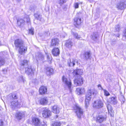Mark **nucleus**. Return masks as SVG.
<instances>
[{"label": "nucleus", "instance_id": "f257e3e1", "mask_svg": "<svg viewBox=\"0 0 126 126\" xmlns=\"http://www.w3.org/2000/svg\"><path fill=\"white\" fill-rule=\"evenodd\" d=\"M14 44L16 47L18 48V52L21 55H23L27 51V47L25 46L23 41L20 39H17L15 41Z\"/></svg>", "mask_w": 126, "mask_h": 126}, {"label": "nucleus", "instance_id": "f03ea898", "mask_svg": "<svg viewBox=\"0 0 126 126\" xmlns=\"http://www.w3.org/2000/svg\"><path fill=\"white\" fill-rule=\"evenodd\" d=\"M29 61L26 60H24L21 61L20 63V69L23 70L25 69V72L27 74H33V72L30 66H29L28 63Z\"/></svg>", "mask_w": 126, "mask_h": 126}, {"label": "nucleus", "instance_id": "7ed1b4c3", "mask_svg": "<svg viewBox=\"0 0 126 126\" xmlns=\"http://www.w3.org/2000/svg\"><path fill=\"white\" fill-rule=\"evenodd\" d=\"M97 93V91L93 88L89 89L87 90L85 101V107L86 108L89 105V102L91 98L92 95H96Z\"/></svg>", "mask_w": 126, "mask_h": 126}, {"label": "nucleus", "instance_id": "20e7f679", "mask_svg": "<svg viewBox=\"0 0 126 126\" xmlns=\"http://www.w3.org/2000/svg\"><path fill=\"white\" fill-rule=\"evenodd\" d=\"M109 103L115 105L117 103L116 98L113 97H110L108 99L107 103L106 104L107 108L109 113L111 116L113 117L114 114V112L111 106L109 104Z\"/></svg>", "mask_w": 126, "mask_h": 126}, {"label": "nucleus", "instance_id": "39448f33", "mask_svg": "<svg viewBox=\"0 0 126 126\" xmlns=\"http://www.w3.org/2000/svg\"><path fill=\"white\" fill-rule=\"evenodd\" d=\"M17 98V96L15 94H13L12 95L11 101L12 100L13 101L11 102L10 106L13 109H14L16 107L20 108L23 105V102H19L16 99Z\"/></svg>", "mask_w": 126, "mask_h": 126}, {"label": "nucleus", "instance_id": "423d86ee", "mask_svg": "<svg viewBox=\"0 0 126 126\" xmlns=\"http://www.w3.org/2000/svg\"><path fill=\"white\" fill-rule=\"evenodd\" d=\"M32 124L34 126H47L46 122L43 121L41 123L38 118L34 117L32 118Z\"/></svg>", "mask_w": 126, "mask_h": 126}, {"label": "nucleus", "instance_id": "0eeeda50", "mask_svg": "<svg viewBox=\"0 0 126 126\" xmlns=\"http://www.w3.org/2000/svg\"><path fill=\"white\" fill-rule=\"evenodd\" d=\"M74 109L75 110V112L78 117L79 118L83 114V110L81 108L78 104H76L74 107Z\"/></svg>", "mask_w": 126, "mask_h": 126}, {"label": "nucleus", "instance_id": "6e6552de", "mask_svg": "<svg viewBox=\"0 0 126 126\" xmlns=\"http://www.w3.org/2000/svg\"><path fill=\"white\" fill-rule=\"evenodd\" d=\"M103 102L100 99L94 101L93 104L94 107L97 109L102 108L103 107Z\"/></svg>", "mask_w": 126, "mask_h": 126}, {"label": "nucleus", "instance_id": "1a4fd4ad", "mask_svg": "<svg viewBox=\"0 0 126 126\" xmlns=\"http://www.w3.org/2000/svg\"><path fill=\"white\" fill-rule=\"evenodd\" d=\"M41 110L43 111L42 113V116L44 118H48L51 115V112L47 109L42 108H41Z\"/></svg>", "mask_w": 126, "mask_h": 126}, {"label": "nucleus", "instance_id": "9d476101", "mask_svg": "<svg viewBox=\"0 0 126 126\" xmlns=\"http://www.w3.org/2000/svg\"><path fill=\"white\" fill-rule=\"evenodd\" d=\"M62 80L63 83L69 89H70L71 86V81L64 76L63 77Z\"/></svg>", "mask_w": 126, "mask_h": 126}, {"label": "nucleus", "instance_id": "9b49d317", "mask_svg": "<svg viewBox=\"0 0 126 126\" xmlns=\"http://www.w3.org/2000/svg\"><path fill=\"white\" fill-rule=\"evenodd\" d=\"M74 82L76 86H80L83 83V80L82 78L80 76L79 78L75 79Z\"/></svg>", "mask_w": 126, "mask_h": 126}, {"label": "nucleus", "instance_id": "f8f14e48", "mask_svg": "<svg viewBox=\"0 0 126 126\" xmlns=\"http://www.w3.org/2000/svg\"><path fill=\"white\" fill-rule=\"evenodd\" d=\"M25 113L22 111H18L16 113L15 116L18 120H20L24 116Z\"/></svg>", "mask_w": 126, "mask_h": 126}, {"label": "nucleus", "instance_id": "ddd939ff", "mask_svg": "<svg viewBox=\"0 0 126 126\" xmlns=\"http://www.w3.org/2000/svg\"><path fill=\"white\" fill-rule=\"evenodd\" d=\"M126 4V1L125 0H122L117 4V7L119 9H123L124 8V6Z\"/></svg>", "mask_w": 126, "mask_h": 126}, {"label": "nucleus", "instance_id": "4468645a", "mask_svg": "<svg viewBox=\"0 0 126 126\" xmlns=\"http://www.w3.org/2000/svg\"><path fill=\"white\" fill-rule=\"evenodd\" d=\"M17 24L19 27H22L24 26L25 24V21L22 18H19L17 20Z\"/></svg>", "mask_w": 126, "mask_h": 126}, {"label": "nucleus", "instance_id": "2eb2a0df", "mask_svg": "<svg viewBox=\"0 0 126 126\" xmlns=\"http://www.w3.org/2000/svg\"><path fill=\"white\" fill-rule=\"evenodd\" d=\"M34 16L35 17V19L34 20V23H36V20L40 21L42 19L41 16L38 13H35L34 14Z\"/></svg>", "mask_w": 126, "mask_h": 126}, {"label": "nucleus", "instance_id": "dca6fc26", "mask_svg": "<svg viewBox=\"0 0 126 126\" xmlns=\"http://www.w3.org/2000/svg\"><path fill=\"white\" fill-rule=\"evenodd\" d=\"M47 91V88L46 87L42 86L39 88V90L40 94H45Z\"/></svg>", "mask_w": 126, "mask_h": 126}, {"label": "nucleus", "instance_id": "f3484780", "mask_svg": "<svg viewBox=\"0 0 126 126\" xmlns=\"http://www.w3.org/2000/svg\"><path fill=\"white\" fill-rule=\"evenodd\" d=\"M85 91V90L84 88H77L76 90V92L77 94L80 95L84 93Z\"/></svg>", "mask_w": 126, "mask_h": 126}, {"label": "nucleus", "instance_id": "a211bd4d", "mask_svg": "<svg viewBox=\"0 0 126 126\" xmlns=\"http://www.w3.org/2000/svg\"><path fill=\"white\" fill-rule=\"evenodd\" d=\"M52 52L54 56H57L60 53L59 49L58 48H54L52 49Z\"/></svg>", "mask_w": 126, "mask_h": 126}, {"label": "nucleus", "instance_id": "6ab92c4d", "mask_svg": "<svg viewBox=\"0 0 126 126\" xmlns=\"http://www.w3.org/2000/svg\"><path fill=\"white\" fill-rule=\"evenodd\" d=\"M59 42V40L57 38L52 39L51 42V46H53L58 45Z\"/></svg>", "mask_w": 126, "mask_h": 126}, {"label": "nucleus", "instance_id": "aec40b11", "mask_svg": "<svg viewBox=\"0 0 126 126\" xmlns=\"http://www.w3.org/2000/svg\"><path fill=\"white\" fill-rule=\"evenodd\" d=\"M74 75L77 77L80 76L82 74V70L81 69H78L75 70L73 72Z\"/></svg>", "mask_w": 126, "mask_h": 126}, {"label": "nucleus", "instance_id": "412c9836", "mask_svg": "<svg viewBox=\"0 0 126 126\" xmlns=\"http://www.w3.org/2000/svg\"><path fill=\"white\" fill-rule=\"evenodd\" d=\"M53 73V70L52 68L50 67L47 68L46 73L48 76H50Z\"/></svg>", "mask_w": 126, "mask_h": 126}, {"label": "nucleus", "instance_id": "4be33fe9", "mask_svg": "<svg viewBox=\"0 0 126 126\" xmlns=\"http://www.w3.org/2000/svg\"><path fill=\"white\" fill-rule=\"evenodd\" d=\"M52 111L54 113L58 114L60 112V108L57 105H54L52 107Z\"/></svg>", "mask_w": 126, "mask_h": 126}, {"label": "nucleus", "instance_id": "5701e85b", "mask_svg": "<svg viewBox=\"0 0 126 126\" xmlns=\"http://www.w3.org/2000/svg\"><path fill=\"white\" fill-rule=\"evenodd\" d=\"M74 24L76 26V25H79L81 22V18L79 17H75L74 19Z\"/></svg>", "mask_w": 126, "mask_h": 126}, {"label": "nucleus", "instance_id": "b1692460", "mask_svg": "<svg viewBox=\"0 0 126 126\" xmlns=\"http://www.w3.org/2000/svg\"><path fill=\"white\" fill-rule=\"evenodd\" d=\"M77 61L74 59H72L70 60L69 62H68V64L70 66H73L75 64V63H77Z\"/></svg>", "mask_w": 126, "mask_h": 126}, {"label": "nucleus", "instance_id": "393cba45", "mask_svg": "<svg viewBox=\"0 0 126 126\" xmlns=\"http://www.w3.org/2000/svg\"><path fill=\"white\" fill-rule=\"evenodd\" d=\"M48 99L47 97H44L41 99L40 101V103L42 105H46L47 103Z\"/></svg>", "mask_w": 126, "mask_h": 126}, {"label": "nucleus", "instance_id": "a878e982", "mask_svg": "<svg viewBox=\"0 0 126 126\" xmlns=\"http://www.w3.org/2000/svg\"><path fill=\"white\" fill-rule=\"evenodd\" d=\"M65 45L66 47L70 49L73 46V43L70 40H69L67 41Z\"/></svg>", "mask_w": 126, "mask_h": 126}, {"label": "nucleus", "instance_id": "bb28decb", "mask_svg": "<svg viewBox=\"0 0 126 126\" xmlns=\"http://www.w3.org/2000/svg\"><path fill=\"white\" fill-rule=\"evenodd\" d=\"M65 123L63 122H55L53 125V126H62L65 124Z\"/></svg>", "mask_w": 126, "mask_h": 126}, {"label": "nucleus", "instance_id": "cd10ccee", "mask_svg": "<svg viewBox=\"0 0 126 126\" xmlns=\"http://www.w3.org/2000/svg\"><path fill=\"white\" fill-rule=\"evenodd\" d=\"M5 62V59L2 57H0V66L4 65Z\"/></svg>", "mask_w": 126, "mask_h": 126}, {"label": "nucleus", "instance_id": "c85d7f7f", "mask_svg": "<svg viewBox=\"0 0 126 126\" xmlns=\"http://www.w3.org/2000/svg\"><path fill=\"white\" fill-rule=\"evenodd\" d=\"M105 119L104 117L99 116L97 118L96 121L99 123L102 122Z\"/></svg>", "mask_w": 126, "mask_h": 126}, {"label": "nucleus", "instance_id": "c756f323", "mask_svg": "<svg viewBox=\"0 0 126 126\" xmlns=\"http://www.w3.org/2000/svg\"><path fill=\"white\" fill-rule=\"evenodd\" d=\"M90 56V52H86L84 54V57L86 60L88 59Z\"/></svg>", "mask_w": 126, "mask_h": 126}, {"label": "nucleus", "instance_id": "7c9ffc66", "mask_svg": "<svg viewBox=\"0 0 126 126\" xmlns=\"http://www.w3.org/2000/svg\"><path fill=\"white\" fill-rule=\"evenodd\" d=\"M92 36V39L94 41H96L98 36L97 33L96 32L94 33H93Z\"/></svg>", "mask_w": 126, "mask_h": 126}, {"label": "nucleus", "instance_id": "2f4dec72", "mask_svg": "<svg viewBox=\"0 0 126 126\" xmlns=\"http://www.w3.org/2000/svg\"><path fill=\"white\" fill-rule=\"evenodd\" d=\"M73 35L74 37L77 39H79L81 38V37L76 33H73Z\"/></svg>", "mask_w": 126, "mask_h": 126}, {"label": "nucleus", "instance_id": "473e14b6", "mask_svg": "<svg viewBox=\"0 0 126 126\" xmlns=\"http://www.w3.org/2000/svg\"><path fill=\"white\" fill-rule=\"evenodd\" d=\"M66 2V0H59L58 1V3L60 6H61L63 3H65Z\"/></svg>", "mask_w": 126, "mask_h": 126}, {"label": "nucleus", "instance_id": "72a5a7b5", "mask_svg": "<svg viewBox=\"0 0 126 126\" xmlns=\"http://www.w3.org/2000/svg\"><path fill=\"white\" fill-rule=\"evenodd\" d=\"M102 90L103 91L104 94L106 96H108L110 95V94L109 92L106 90L102 88Z\"/></svg>", "mask_w": 126, "mask_h": 126}, {"label": "nucleus", "instance_id": "f704fd0d", "mask_svg": "<svg viewBox=\"0 0 126 126\" xmlns=\"http://www.w3.org/2000/svg\"><path fill=\"white\" fill-rule=\"evenodd\" d=\"M24 19L26 20V22L28 25L30 24V18L29 16H27V17L24 18Z\"/></svg>", "mask_w": 126, "mask_h": 126}, {"label": "nucleus", "instance_id": "c9c22d12", "mask_svg": "<svg viewBox=\"0 0 126 126\" xmlns=\"http://www.w3.org/2000/svg\"><path fill=\"white\" fill-rule=\"evenodd\" d=\"M46 54L47 55V58L48 61H50L52 60V59L51 57L50 54L48 53H46Z\"/></svg>", "mask_w": 126, "mask_h": 126}, {"label": "nucleus", "instance_id": "e433bc0d", "mask_svg": "<svg viewBox=\"0 0 126 126\" xmlns=\"http://www.w3.org/2000/svg\"><path fill=\"white\" fill-rule=\"evenodd\" d=\"M38 57L39 58V59L40 60H43L44 59V56L43 55L40 53L38 56Z\"/></svg>", "mask_w": 126, "mask_h": 126}, {"label": "nucleus", "instance_id": "4c0bfd02", "mask_svg": "<svg viewBox=\"0 0 126 126\" xmlns=\"http://www.w3.org/2000/svg\"><path fill=\"white\" fill-rule=\"evenodd\" d=\"M122 39L123 40H125L126 39V30L123 32Z\"/></svg>", "mask_w": 126, "mask_h": 126}, {"label": "nucleus", "instance_id": "58836bf2", "mask_svg": "<svg viewBox=\"0 0 126 126\" xmlns=\"http://www.w3.org/2000/svg\"><path fill=\"white\" fill-rule=\"evenodd\" d=\"M120 26L119 25L116 26L115 28L116 31L118 32L120 30Z\"/></svg>", "mask_w": 126, "mask_h": 126}, {"label": "nucleus", "instance_id": "ea45409f", "mask_svg": "<svg viewBox=\"0 0 126 126\" xmlns=\"http://www.w3.org/2000/svg\"><path fill=\"white\" fill-rule=\"evenodd\" d=\"M29 33L31 34L32 35H33L34 33V32H33V29H30L29 30Z\"/></svg>", "mask_w": 126, "mask_h": 126}, {"label": "nucleus", "instance_id": "a19ab883", "mask_svg": "<svg viewBox=\"0 0 126 126\" xmlns=\"http://www.w3.org/2000/svg\"><path fill=\"white\" fill-rule=\"evenodd\" d=\"M18 80L20 82H24V79H23V77L22 76H21L19 77Z\"/></svg>", "mask_w": 126, "mask_h": 126}, {"label": "nucleus", "instance_id": "79ce46f5", "mask_svg": "<svg viewBox=\"0 0 126 126\" xmlns=\"http://www.w3.org/2000/svg\"><path fill=\"white\" fill-rule=\"evenodd\" d=\"M74 6L75 8H77L79 7V3L77 2L75 3L74 4Z\"/></svg>", "mask_w": 126, "mask_h": 126}, {"label": "nucleus", "instance_id": "37998d69", "mask_svg": "<svg viewBox=\"0 0 126 126\" xmlns=\"http://www.w3.org/2000/svg\"><path fill=\"white\" fill-rule=\"evenodd\" d=\"M2 71L4 74H6L7 72V69L6 68H5L4 69H3L2 70Z\"/></svg>", "mask_w": 126, "mask_h": 126}, {"label": "nucleus", "instance_id": "c03bdc74", "mask_svg": "<svg viewBox=\"0 0 126 126\" xmlns=\"http://www.w3.org/2000/svg\"><path fill=\"white\" fill-rule=\"evenodd\" d=\"M66 35V34L65 33H63L61 35V37L62 38H64Z\"/></svg>", "mask_w": 126, "mask_h": 126}, {"label": "nucleus", "instance_id": "a18cd8bd", "mask_svg": "<svg viewBox=\"0 0 126 126\" xmlns=\"http://www.w3.org/2000/svg\"><path fill=\"white\" fill-rule=\"evenodd\" d=\"M0 126H3V122L1 120H0Z\"/></svg>", "mask_w": 126, "mask_h": 126}, {"label": "nucleus", "instance_id": "49530a36", "mask_svg": "<svg viewBox=\"0 0 126 126\" xmlns=\"http://www.w3.org/2000/svg\"><path fill=\"white\" fill-rule=\"evenodd\" d=\"M121 97L123 99L122 100V101L124 103L125 101V99L124 98V97L122 96H121Z\"/></svg>", "mask_w": 126, "mask_h": 126}, {"label": "nucleus", "instance_id": "de8ad7c7", "mask_svg": "<svg viewBox=\"0 0 126 126\" xmlns=\"http://www.w3.org/2000/svg\"><path fill=\"white\" fill-rule=\"evenodd\" d=\"M36 7H34L33 9H32L31 10L32 11H34L35 10V9H36Z\"/></svg>", "mask_w": 126, "mask_h": 126}, {"label": "nucleus", "instance_id": "09e8293b", "mask_svg": "<svg viewBox=\"0 0 126 126\" xmlns=\"http://www.w3.org/2000/svg\"><path fill=\"white\" fill-rule=\"evenodd\" d=\"M98 87H100L101 88V89L102 90V87H101V85H100V84H99V85H98Z\"/></svg>", "mask_w": 126, "mask_h": 126}, {"label": "nucleus", "instance_id": "8fccbe9b", "mask_svg": "<svg viewBox=\"0 0 126 126\" xmlns=\"http://www.w3.org/2000/svg\"><path fill=\"white\" fill-rule=\"evenodd\" d=\"M116 36H117V37H119L120 36V35L119 34H117Z\"/></svg>", "mask_w": 126, "mask_h": 126}, {"label": "nucleus", "instance_id": "3c124183", "mask_svg": "<svg viewBox=\"0 0 126 126\" xmlns=\"http://www.w3.org/2000/svg\"><path fill=\"white\" fill-rule=\"evenodd\" d=\"M2 45V44L1 43V42L0 41V46Z\"/></svg>", "mask_w": 126, "mask_h": 126}, {"label": "nucleus", "instance_id": "603ef678", "mask_svg": "<svg viewBox=\"0 0 126 126\" xmlns=\"http://www.w3.org/2000/svg\"><path fill=\"white\" fill-rule=\"evenodd\" d=\"M89 0L90 2H92L93 0Z\"/></svg>", "mask_w": 126, "mask_h": 126}, {"label": "nucleus", "instance_id": "864d4df0", "mask_svg": "<svg viewBox=\"0 0 126 126\" xmlns=\"http://www.w3.org/2000/svg\"><path fill=\"white\" fill-rule=\"evenodd\" d=\"M58 117V115H56V118H57Z\"/></svg>", "mask_w": 126, "mask_h": 126}, {"label": "nucleus", "instance_id": "5fc2aeb1", "mask_svg": "<svg viewBox=\"0 0 126 126\" xmlns=\"http://www.w3.org/2000/svg\"><path fill=\"white\" fill-rule=\"evenodd\" d=\"M1 25L0 24V26H1Z\"/></svg>", "mask_w": 126, "mask_h": 126}]
</instances>
